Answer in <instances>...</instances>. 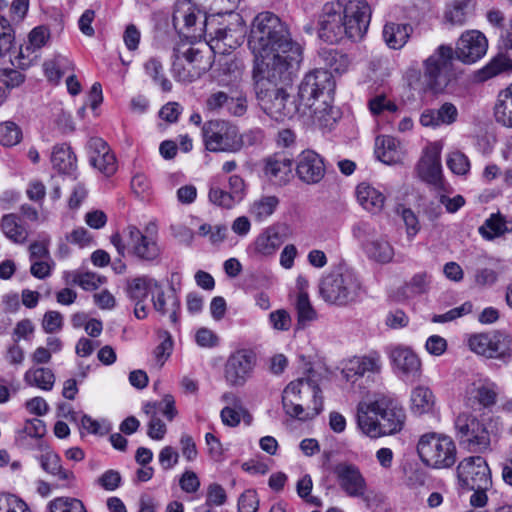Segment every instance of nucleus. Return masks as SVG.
<instances>
[{
    "instance_id": "1",
    "label": "nucleus",
    "mask_w": 512,
    "mask_h": 512,
    "mask_svg": "<svg viewBox=\"0 0 512 512\" xmlns=\"http://www.w3.org/2000/svg\"><path fill=\"white\" fill-rule=\"evenodd\" d=\"M248 44L256 58L254 71L263 68L274 79H288L289 69L298 68L302 61V47L272 12H262L254 18Z\"/></svg>"
},
{
    "instance_id": "2",
    "label": "nucleus",
    "mask_w": 512,
    "mask_h": 512,
    "mask_svg": "<svg viewBox=\"0 0 512 512\" xmlns=\"http://www.w3.org/2000/svg\"><path fill=\"white\" fill-rule=\"evenodd\" d=\"M334 91L335 81L327 69L308 72L297 93L302 115L321 127H332L340 116L339 110L332 105Z\"/></svg>"
},
{
    "instance_id": "3",
    "label": "nucleus",
    "mask_w": 512,
    "mask_h": 512,
    "mask_svg": "<svg viewBox=\"0 0 512 512\" xmlns=\"http://www.w3.org/2000/svg\"><path fill=\"white\" fill-rule=\"evenodd\" d=\"M405 418L403 407L390 394L376 393L357 405V425L370 438L398 433Z\"/></svg>"
},
{
    "instance_id": "4",
    "label": "nucleus",
    "mask_w": 512,
    "mask_h": 512,
    "mask_svg": "<svg viewBox=\"0 0 512 512\" xmlns=\"http://www.w3.org/2000/svg\"><path fill=\"white\" fill-rule=\"evenodd\" d=\"M297 69H289L288 79L285 80L270 77L268 70L263 68L253 71L257 99L264 112L276 121L292 119L295 116L305 117L297 99L291 100L285 88L292 82Z\"/></svg>"
},
{
    "instance_id": "5",
    "label": "nucleus",
    "mask_w": 512,
    "mask_h": 512,
    "mask_svg": "<svg viewBox=\"0 0 512 512\" xmlns=\"http://www.w3.org/2000/svg\"><path fill=\"white\" fill-rule=\"evenodd\" d=\"M363 287L358 274L351 268L339 266L322 276L319 282L320 297L328 304L346 307L356 303Z\"/></svg>"
},
{
    "instance_id": "6",
    "label": "nucleus",
    "mask_w": 512,
    "mask_h": 512,
    "mask_svg": "<svg viewBox=\"0 0 512 512\" xmlns=\"http://www.w3.org/2000/svg\"><path fill=\"white\" fill-rule=\"evenodd\" d=\"M282 403L289 416L302 421L314 418L323 409L320 388L307 378L290 382L283 391Z\"/></svg>"
},
{
    "instance_id": "7",
    "label": "nucleus",
    "mask_w": 512,
    "mask_h": 512,
    "mask_svg": "<svg viewBox=\"0 0 512 512\" xmlns=\"http://www.w3.org/2000/svg\"><path fill=\"white\" fill-rule=\"evenodd\" d=\"M224 15L222 13L211 15L200 23L199 30L208 38V45L214 53H228L244 41L245 27L242 17L237 13H230L228 17L232 21L226 24L220 21Z\"/></svg>"
},
{
    "instance_id": "8",
    "label": "nucleus",
    "mask_w": 512,
    "mask_h": 512,
    "mask_svg": "<svg viewBox=\"0 0 512 512\" xmlns=\"http://www.w3.org/2000/svg\"><path fill=\"white\" fill-rule=\"evenodd\" d=\"M454 49L440 45L423 63V75L417 79L419 90L439 94L444 92L452 79Z\"/></svg>"
},
{
    "instance_id": "9",
    "label": "nucleus",
    "mask_w": 512,
    "mask_h": 512,
    "mask_svg": "<svg viewBox=\"0 0 512 512\" xmlns=\"http://www.w3.org/2000/svg\"><path fill=\"white\" fill-rule=\"evenodd\" d=\"M457 476L462 489L473 491L471 505L483 507L488 499L486 491L492 485L490 469L484 458L471 456L463 459L458 464Z\"/></svg>"
},
{
    "instance_id": "10",
    "label": "nucleus",
    "mask_w": 512,
    "mask_h": 512,
    "mask_svg": "<svg viewBox=\"0 0 512 512\" xmlns=\"http://www.w3.org/2000/svg\"><path fill=\"white\" fill-rule=\"evenodd\" d=\"M417 452L424 465L433 469H448L457 461L454 440L441 433L423 434L417 443Z\"/></svg>"
},
{
    "instance_id": "11",
    "label": "nucleus",
    "mask_w": 512,
    "mask_h": 512,
    "mask_svg": "<svg viewBox=\"0 0 512 512\" xmlns=\"http://www.w3.org/2000/svg\"><path fill=\"white\" fill-rule=\"evenodd\" d=\"M456 438L464 449L484 453L490 449L491 437L485 423L470 412H461L454 419Z\"/></svg>"
},
{
    "instance_id": "12",
    "label": "nucleus",
    "mask_w": 512,
    "mask_h": 512,
    "mask_svg": "<svg viewBox=\"0 0 512 512\" xmlns=\"http://www.w3.org/2000/svg\"><path fill=\"white\" fill-rule=\"evenodd\" d=\"M206 149L211 152H238L243 138L236 126L224 120H211L202 127Z\"/></svg>"
},
{
    "instance_id": "13",
    "label": "nucleus",
    "mask_w": 512,
    "mask_h": 512,
    "mask_svg": "<svg viewBox=\"0 0 512 512\" xmlns=\"http://www.w3.org/2000/svg\"><path fill=\"white\" fill-rule=\"evenodd\" d=\"M257 355L250 348H239L229 354L223 367V377L230 387H243L252 378Z\"/></svg>"
},
{
    "instance_id": "14",
    "label": "nucleus",
    "mask_w": 512,
    "mask_h": 512,
    "mask_svg": "<svg viewBox=\"0 0 512 512\" xmlns=\"http://www.w3.org/2000/svg\"><path fill=\"white\" fill-rule=\"evenodd\" d=\"M344 4L340 1L327 2L319 16V37L334 43L346 37L344 25Z\"/></svg>"
},
{
    "instance_id": "15",
    "label": "nucleus",
    "mask_w": 512,
    "mask_h": 512,
    "mask_svg": "<svg viewBox=\"0 0 512 512\" xmlns=\"http://www.w3.org/2000/svg\"><path fill=\"white\" fill-rule=\"evenodd\" d=\"M127 231L128 246L133 255L146 261H153L159 257L160 248L156 241V224L149 223L145 228V234L134 225L128 226Z\"/></svg>"
},
{
    "instance_id": "16",
    "label": "nucleus",
    "mask_w": 512,
    "mask_h": 512,
    "mask_svg": "<svg viewBox=\"0 0 512 512\" xmlns=\"http://www.w3.org/2000/svg\"><path fill=\"white\" fill-rule=\"evenodd\" d=\"M371 19V8L365 0H349L344 5L346 37L354 41L366 34Z\"/></svg>"
},
{
    "instance_id": "17",
    "label": "nucleus",
    "mask_w": 512,
    "mask_h": 512,
    "mask_svg": "<svg viewBox=\"0 0 512 512\" xmlns=\"http://www.w3.org/2000/svg\"><path fill=\"white\" fill-rule=\"evenodd\" d=\"M332 473L339 488L349 497L363 498L367 483L358 466L349 462H339L332 467Z\"/></svg>"
},
{
    "instance_id": "18",
    "label": "nucleus",
    "mask_w": 512,
    "mask_h": 512,
    "mask_svg": "<svg viewBox=\"0 0 512 512\" xmlns=\"http://www.w3.org/2000/svg\"><path fill=\"white\" fill-rule=\"evenodd\" d=\"M509 342V337L500 332L476 333L470 335L467 340L472 352L487 358L503 357L509 349Z\"/></svg>"
},
{
    "instance_id": "19",
    "label": "nucleus",
    "mask_w": 512,
    "mask_h": 512,
    "mask_svg": "<svg viewBox=\"0 0 512 512\" xmlns=\"http://www.w3.org/2000/svg\"><path fill=\"white\" fill-rule=\"evenodd\" d=\"M488 41L483 33L469 30L460 36L454 49V56L465 64H472L482 58L487 51Z\"/></svg>"
},
{
    "instance_id": "20",
    "label": "nucleus",
    "mask_w": 512,
    "mask_h": 512,
    "mask_svg": "<svg viewBox=\"0 0 512 512\" xmlns=\"http://www.w3.org/2000/svg\"><path fill=\"white\" fill-rule=\"evenodd\" d=\"M210 18L200 11L189 0H177L174 6L172 22L174 27L185 28L187 32H194V36H201L204 32H200V23Z\"/></svg>"
},
{
    "instance_id": "21",
    "label": "nucleus",
    "mask_w": 512,
    "mask_h": 512,
    "mask_svg": "<svg viewBox=\"0 0 512 512\" xmlns=\"http://www.w3.org/2000/svg\"><path fill=\"white\" fill-rule=\"evenodd\" d=\"M326 167L323 158L313 150H305L298 156L296 175L306 184H317L325 176Z\"/></svg>"
},
{
    "instance_id": "22",
    "label": "nucleus",
    "mask_w": 512,
    "mask_h": 512,
    "mask_svg": "<svg viewBox=\"0 0 512 512\" xmlns=\"http://www.w3.org/2000/svg\"><path fill=\"white\" fill-rule=\"evenodd\" d=\"M263 173L275 187H283L293 178L292 160L280 154H273L263 160Z\"/></svg>"
},
{
    "instance_id": "23",
    "label": "nucleus",
    "mask_w": 512,
    "mask_h": 512,
    "mask_svg": "<svg viewBox=\"0 0 512 512\" xmlns=\"http://www.w3.org/2000/svg\"><path fill=\"white\" fill-rule=\"evenodd\" d=\"M91 165L106 176L114 174L117 163L114 154L109 150L107 143L101 138H91L88 142Z\"/></svg>"
},
{
    "instance_id": "24",
    "label": "nucleus",
    "mask_w": 512,
    "mask_h": 512,
    "mask_svg": "<svg viewBox=\"0 0 512 512\" xmlns=\"http://www.w3.org/2000/svg\"><path fill=\"white\" fill-rule=\"evenodd\" d=\"M497 386L490 381H478L472 383L466 389V401L471 407L479 405L488 408L497 402Z\"/></svg>"
},
{
    "instance_id": "25",
    "label": "nucleus",
    "mask_w": 512,
    "mask_h": 512,
    "mask_svg": "<svg viewBox=\"0 0 512 512\" xmlns=\"http://www.w3.org/2000/svg\"><path fill=\"white\" fill-rule=\"evenodd\" d=\"M458 110L453 103L445 102L438 109H425L420 116V123L425 127H439L456 122Z\"/></svg>"
},
{
    "instance_id": "26",
    "label": "nucleus",
    "mask_w": 512,
    "mask_h": 512,
    "mask_svg": "<svg viewBox=\"0 0 512 512\" xmlns=\"http://www.w3.org/2000/svg\"><path fill=\"white\" fill-rule=\"evenodd\" d=\"M38 448L44 452L39 457V462L45 472L61 481L70 482L74 480L73 472L62 467L61 458L57 453L49 450V447L43 441L39 442Z\"/></svg>"
},
{
    "instance_id": "27",
    "label": "nucleus",
    "mask_w": 512,
    "mask_h": 512,
    "mask_svg": "<svg viewBox=\"0 0 512 512\" xmlns=\"http://www.w3.org/2000/svg\"><path fill=\"white\" fill-rule=\"evenodd\" d=\"M282 243L283 238L278 229L275 226H270L258 235L250 249L256 256L268 257L273 255Z\"/></svg>"
},
{
    "instance_id": "28",
    "label": "nucleus",
    "mask_w": 512,
    "mask_h": 512,
    "mask_svg": "<svg viewBox=\"0 0 512 512\" xmlns=\"http://www.w3.org/2000/svg\"><path fill=\"white\" fill-rule=\"evenodd\" d=\"M390 358L394 366L406 375H415L420 370L419 358L407 347H394L390 352Z\"/></svg>"
},
{
    "instance_id": "29",
    "label": "nucleus",
    "mask_w": 512,
    "mask_h": 512,
    "mask_svg": "<svg viewBox=\"0 0 512 512\" xmlns=\"http://www.w3.org/2000/svg\"><path fill=\"white\" fill-rule=\"evenodd\" d=\"M183 59L192 67V70L187 74H182V78L186 81H195L199 79L204 73L211 68V61L209 57H205L201 50L197 48H189L183 53Z\"/></svg>"
},
{
    "instance_id": "30",
    "label": "nucleus",
    "mask_w": 512,
    "mask_h": 512,
    "mask_svg": "<svg viewBox=\"0 0 512 512\" xmlns=\"http://www.w3.org/2000/svg\"><path fill=\"white\" fill-rule=\"evenodd\" d=\"M51 163L54 169L66 175H73L77 169L76 155L66 144H60L53 147Z\"/></svg>"
},
{
    "instance_id": "31",
    "label": "nucleus",
    "mask_w": 512,
    "mask_h": 512,
    "mask_svg": "<svg viewBox=\"0 0 512 512\" xmlns=\"http://www.w3.org/2000/svg\"><path fill=\"white\" fill-rule=\"evenodd\" d=\"M419 176L428 183H437L441 176L439 152L427 150L418 163Z\"/></svg>"
},
{
    "instance_id": "32",
    "label": "nucleus",
    "mask_w": 512,
    "mask_h": 512,
    "mask_svg": "<svg viewBox=\"0 0 512 512\" xmlns=\"http://www.w3.org/2000/svg\"><path fill=\"white\" fill-rule=\"evenodd\" d=\"M412 28L408 24L387 23L385 24L382 35L384 42L391 49H401L408 41Z\"/></svg>"
},
{
    "instance_id": "33",
    "label": "nucleus",
    "mask_w": 512,
    "mask_h": 512,
    "mask_svg": "<svg viewBox=\"0 0 512 512\" xmlns=\"http://www.w3.org/2000/svg\"><path fill=\"white\" fill-rule=\"evenodd\" d=\"M375 155L381 162L392 165L401 161L402 152L393 137L382 136L376 139Z\"/></svg>"
},
{
    "instance_id": "34",
    "label": "nucleus",
    "mask_w": 512,
    "mask_h": 512,
    "mask_svg": "<svg viewBox=\"0 0 512 512\" xmlns=\"http://www.w3.org/2000/svg\"><path fill=\"white\" fill-rule=\"evenodd\" d=\"M379 369L377 358L373 357H353L348 360L342 370L347 381L354 377L363 376L366 372H374Z\"/></svg>"
},
{
    "instance_id": "35",
    "label": "nucleus",
    "mask_w": 512,
    "mask_h": 512,
    "mask_svg": "<svg viewBox=\"0 0 512 512\" xmlns=\"http://www.w3.org/2000/svg\"><path fill=\"white\" fill-rule=\"evenodd\" d=\"M494 116L498 123L512 127V83L498 93Z\"/></svg>"
},
{
    "instance_id": "36",
    "label": "nucleus",
    "mask_w": 512,
    "mask_h": 512,
    "mask_svg": "<svg viewBox=\"0 0 512 512\" xmlns=\"http://www.w3.org/2000/svg\"><path fill=\"white\" fill-rule=\"evenodd\" d=\"M155 290L156 295L152 297L154 309L162 315L169 314L171 321L177 322V312L180 308L177 295L174 292L166 295L160 287Z\"/></svg>"
},
{
    "instance_id": "37",
    "label": "nucleus",
    "mask_w": 512,
    "mask_h": 512,
    "mask_svg": "<svg viewBox=\"0 0 512 512\" xmlns=\"http://www.w3.org/2000/svg\"><path fill=\"white\" fill-rule=\"evenodd\" d=\"M320 61L332 73L342 74L347 71L350 65V59L347 54L333 48H322L318 52Z\"/></svg>"
},
{
    "instance_id": "38",
    "label": "nucleus",
    "mask_w": 512,
    "mask_h": 512,
    "mask_svg": "<svg viewBox=\"0 0 512 512\" xmlns=\"http://www.w3.org/2000/svg\"><path fill=\"white\" fill-rule=\"evenodd\" d=\"M0 228L4 235L16 244H23L28 238V230L20 223L16 214H6L2 217Z\"/></svg>"
},
{
    "instance_id": "39",
    "label": "nucleus",
    "mask_w": 512,
    "mask_h": 512,
    "mask_svg": "<svg viewBox=\"0 0 512 512\" xmlns=\"http://www.w3.org/2000/svg\"><path fill=\"white\" fill-rule=\"evenodd\" d=\"M410 402L411 411L416 415H422L432 411L435 397L428 387L417 386L411 392Z\"/></svg>"
},
{
    "instance_id": "40",
    "label": "nucleus",
    "mask_w": 512,
    "mask_h": 512,
    "mask_svg": "<svg viewBox=\"0 0 512 512\" xmlns=\"http://www.w3.org/2000/svg\"><path fill=\"white\" fill-rule=\"evenodd\" d=\"M159 288L156 280L148 277H137L127 283L126 292L128 297L133 301H144L148 294L154 293Z\"/></svg>"
},
{
    "instance_id": "41",
    "label": "nucleus",
    "mask_w": 512,
    "mask_h": 512,
    "mask_svg": "<svg viewBox=\"0 0 512 512\" xmlns=\"http://www.w3.org/2000/svg\"><path fill=\"white\" fill-rule=\"evenodd\" d=\"M509 231H511L509 222H507L505 217L499 212L491 214L483 225L479 227V233L487 240H493Z\"/></svg>"
},
{
    "instance_id": "42",
    "label": "nucleus",
    "mask_w": 512,
    "mask_h": 512,
    "mask_svg": "<svg viewBox=\"0 0 512 512\" xmlns=\"http://www.w3.org/2000/svg\"><path fill=\"white\" fill-rule=\"evenodd\" d=\"M509 71H512V59L507 55L498 54L477 72L476 77L479 81L483 82L503 72Z\"/></svg>"
},
{
    "instance_id": "43",
    "label": "nucleus",
    "mask_w": 512,
    "mask_h": 512,
    "mask_svg": "<svg viewBox=\"0 0 512 512\" xmlns=\"http://www.w3.org/2000/svg\"><path fill=\"white\" fill-rule=\"evenodd\" d=\"M24 380L30 386H36L44 391H50L55 383V375L51 369L41 367L29 369L24 375Z\"/></svg>"
},
{
    "instance_id": "44",
    "label": "nucleus",
    "mask_w": 512,
    "mask_h": 512,
    "mask_svg": "<svg viewBox=\"0 0 512 512\" xmlns=\"http://www.w3.org/2000/svg\"><path fill=\"white\" fill-rule=\"evenodd\" d=\"M279 205V199L275 195H261L254 200L250 207V213L256 221H263L271 216Z\"/></svg>"
},
{
    "instance_id": "45",
    "label": "nucleus",
    "mask_w": 512,
    "mask_h": 512,
    "mask_svg": "<svg viewBox=\"0 0 512 512\" xmlns=\"http://www.w3.org/2000/svg\"><path fill=\"white\" fill-rule=\"evenodd\" d=\"M46 425L44 421L33 418L27 419L24 426L16 433V442L25 445L27 438L42 439L46 434Z\"/></svg>"
},
{
    "instance_id": "46",
    "label": "nucleus",
    "mask_w": 512,
    "mask_h": 512,
    "mask_svg": "<svg viewBox=\"0 0 512 512\" xmlns=\"http://www.w3.org/2000/svg\"><path fill=\"white\" fill-rule=\"evenodd\" d=\"M364 249L370 258L381 263L389 262L394 255L392 246L385 239H374L365 244Z\"/></svg>"
},
{
    "instance_id": "47",
    "label": "nucleus",
    "mask_w": 512,
    "mask_h": 512,
    "mask_svg": "<svg viewBox=\"0 0 512 512\" xmlns=\"http://www.w3.org/2000/svg\"><path fill=\"white\" fill-rule=\"evenodd\" d=\"M144 70L156 84L160 85L163 92H170L172 90V83L164 76L163 65L158 58H149L144 63Z\"/></svg>"
},
{
    "instance_id": "48",
    "label": "nucleus",
    "mask_w": 512,
    "mask_h": 512,
    "mask_svg": "<svg viewBox=\"0 0 512 512\" xmlns=\"http://www.w3.org/2000/svg\"><path fill=\"white\" fill-rule=\"evenodd\" d=\"M43 66L48 80L57 83L72 64L66 57L57 55L52 60L46 61Z\"/></svg>"
},
{
    "instance_id": "49",
    "label": "nucleus",
    "mask_w": 512,
    "mask_h": 512,
    "mask_svg": "<svg viewBox=\"0 0 512 512\" xmlns=\"http://www.w3.org/2000/svg\"><path fill=\"white\" fill-rule=\"evenodd\" d=\"M144 412L146 414H149V413L157 414V412H160L169 421H172L174 419V417L177 415L174 397L170 394H167L162 398L161 401L149 402V403L145 404Z\"/></svg>"
},
{
    "instance_id": "50",
    "label": "nucleus",
    "mask_w": 512,
    "mask_h": 512,
    "mask_svg": "<svg viewBox=\"0 0 512 512\" xmlns=\"http://www.w3.org/2000/svg\"><path fill=\"white\" fill-rule=\"evenodd\" d=\"M295 309L297 311L298 325L304 327L307 323L316 319L317 313L314 310L308 294H298Z\"/></svg>"
},
{
    "instance_id": "51",
    "label": "nucleus",
    "mask_w": 512,
    "mask_h": 512,
    "mask_svg": "<svg viewBox=\"0 0 512 512\" xmlns=\"http://www.w3.org/2000/svg\"><path fill=\"white\" fill-rule=\"evenodd\" d=\"M50 512H87L83 502L72 497H57L49 502Z\"/></svg>"
},
{
    "instance_id": "52",
    "label": "nucleus",
    "mask_w": 512,
    "mask_h": 512,
    "mask_svg": "<svg viewBox=\"0 0 512 512\" xmlns=\"http://www.w3.org/2000/svg\"><path fill=\"white\" fill-rule=\"evenodd\" d=\"M22 140L21 128L12 121L0 123V144L6 147L17 145Z\"/></svg>"
},
{
    "instance_id": "53",
    "label": "nucleus",
    "mask_w": 512,
    "mask_h": 512,
    "mask_svg": "<svg viewBox=\"0 0 512 512\" xmlns=\"http://www.w3.org/2000/svg\"><path fill=\"white\" fill-rule=\"evenodd\" d=\"M15 35L10 22L0 15V57L7 55L14 47Z\"/></svg>"
},
{
    "instance_id": "54",
    "label": "nucleus",
    "mask_w": 512,
    "mask_h": 512,
    "mask_svg": "<svg viewBox=\"0 0 512 512\" xmlns=\"http://www.w3.org/2000/svg\"><path fill=\"white\" fill-rule=\"evenodd\" d=\"M248 108L247 95L242 90H232L229 94L227 112L236 117L243 116Z\"/></svg>"
},
{
    "instance_id": "55",
    "label": "nucleus",
    "mask_w": 512,
    "mask_h": 512,
    "mask_svg": "<svg viewBox=\"0 0 512 512\" xmlns=\"http://www.w3.org/2000/svg\"><path fill=\"white\" fill-rule=\"evenodd\" d=\"M242 415H247L249 424L251 416L247 414V411L239 405L238 407L225 406L220 413L222 423L229 427H236L240 424Z\"/></svg>"
},
{
    "instance_id": "56",
    "label": "nucleus",
    "mask_w": 512,
    "mask_h": 512,
    "mask_svg": "<svg viewBox=\"0 0 512 512\" xmlns=\"http://www.w3.org/2000/svg\"><path fill=\"white\" fill-rule=\"evenodd\" d=\"M446 162L448 168L456 175H465L470 169V161L461 151L449 153Z\"/></svg>"
},
{
    "instance_id": "57",
    "label": "nucleus",
    "mask_w": 512,
    "mask_h": 512,
    "mask_svg": "<svg viewBox=\"0 0 512 512\" xmlns=\"http://www.w3.org/2000/svg\"><path fill=\"white\" fill-rule=\"evenodd\" d=\"M359 204L372 214L379 213L384 206L385 197L383 194H356Z\"/></svg>"
},
{
    "instance_id": "58",
    "label": "nucleus",
    "mask_w": 512,
    "mask_h": 512,
    "mask_svg": "<svg viewBox=\"0 0 512 512\" xmlns=\"http://www.w3.org/2000/svg\"><path fill=\"white\" fill-rule=\"evenodd\" d=\"M473 305L471 302L467 301L460 305L459 307H455L444 314L434 315L432 318V322L434 323H445L453 321L457 318L470 314L472 312Z\"/></svg>"
},
{
    "instance_id": "59",
    "label": "nucleus",
    "mask_w": 512,
    "mask_h": 512,
    "mask_svg": "<svg viewBox=\"0 0 512 512\" xmlns=\"http://www.w3.org/2000/svg\"><path fill=\"white\" fill-rule=\"evenodd\" d=\"M0 511L3 512H31L27 504L11 494H3L0 497Z\"/></svg>"
},
{
    "instance_id": "60",
    "label": "nucleus",
    "mask_w": 512,
    "mask_h": 512,
    "mask_svg": "<svg viewBox=\"0 0 512 512\" xmlns=\"http://www.w3.org/2000/svg\"><path fill=\"white\" fill-rule=\"evenodd\" d=\"M229 94L224 91L212 92L205 101V108L209 112L220 113L223 109L227 110Z\"/></svg>"
},
{
    "instance_id": "61",
    "label": "nucleus",
    "mask_w": 512,
    "mask_h": 512,
    "mask_svg": "<svg viewBox=\"0 0 512 512\" xmlns=\"http://www.w3.org/2000/svg\"><path fill=\"white\" fill-rule=\"evenodd\" d=\"M50 32L49 29L45 26L35 27L28 36V46L27 50L35 51L36 49H40L43 47L47 41L49 40Z\"/></svg>"
},
{
    "instance_id": "62",
    "label": "nucleus",
    "mask_w": 512,
    "mask_h": 512,
    "mask_svg": "<svg viewBox=\"0 0 512 512\" xmlns=\"http://www.w3.org/2000/svg\"><path fill=\"white\" fill-rule=\"evenodd\" d=\"M430 285V276L427 272L415 274L406 284V289L411 295H419L427 292Z\"/></svg>"
},
{
    "instance_id": "63",
    "label": "nucleus",
    "mask_w": 512,
    "mask_h": 512,
    "mask_svg": "<svg viewBox=\"0 0 512 512\" xmlns=\"http://www.w3.org/2000/svg\"><path fill=\"white\" fill-rule=\"evenodd\" d=\"M369 109L372 114L378 115L384 111L396 112L398 107L394 102L388 100L384 94H380L369 100Z\"/></svg>"
},
{
    "instance_id": "64",
    "label": "nucleus",
    "mask_w": 512,
    "mask_h": 512,
    "mask_svg": "<svg viewBox=\"0 0 512 512\" xmlns=\"http://www.w3.org/2000/svg\"><path fill=\"white\" fill-rule=\"evenodd\" d=\"M259 507V500L255 490L248 489L244 491L238 500L239 512H256Z\"/></svg>"
}]
</instances>
